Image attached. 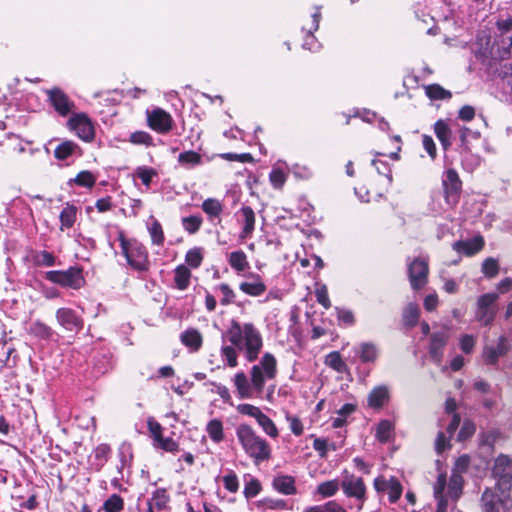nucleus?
I'll list each match as a JSON object with an SVG mask.
<instances>
[{
  "instance_id": "f257e3e1",
  "label": "nucleus",
  "mask_w": 512,
  "mask_h": 512,
  "mask_svg": "<svg viewBox=\"0 0 512 512\" xmlns=\"http://www.w3.org/2000/svg\"><path fill=\"white\" fill-rule=\"evenodd\" d=\"M222 340L220 357L223 365L229 368L239 365V354H242L247 362H255L264 345L262 334L253 323L235 319L230 321Z\"/></svg>"
},
{
  "instance_id": "f03ea898",
  "label": "nucleus",
  "mask_w": 512,
  "mask_h": 512,
  "mask_svg": "<svg viewBox=\"0 0 512 512\" xmlns=\"http://www.w3.org/2000/svg\"><path fill=\"white\" fill-rule=\"evenodd\" d=\"M277 372L276 357L270 352H265L259 362L251 367L250 379L243 371L237 372L232 378L238 397L251 399L255 394L260 396L266 382L274 380Z\"/></svg>"
},
{
  "instance_id": "7ed1b4c3",
  "label": "nucleus",
  "mask_w": 512,
  "mask_h": 512,
  "mask_svg": "<svg viewBox=\"0 0 512 512\" xmlns=\"http://www.w3.org/2000/svg\"><path fill=\"white\" fill-rule=\"evenodd\" d=\"M236 437L242 449L254 464H260L271 458L270 444L258 435L250 425L240 424L236 428Z\"/></svg>"
},
{
  "instance_id": "20e7f679",
  "label": "nucleus",
  "mask_w": 512,
  "mask_h": 512,
  "mask_svg": "<svg viewBox=\"0 0 512 512\" xmlns=\"http://www.w3.org/2000/svg\"><path fill=\"white\" fill-rule=\"evenodd\" d=\"M121 254L125 257L127 264L138 273L149 271L151 263L149 252L144 244L134 238H126L123 231L118 232Z\"/></svg>"
},
{
  "instance_id": "39448f33",
  "label": "nucleus",
  "mask_w": 512,
  "mask_h": 512,
  "mask_svg": "<svg viewBox=\"0 0 512 512\" xmlns=\"http://www.w3.org/2000/svg\"><path fill=\"white\" fill-rule=\"evenodd\" d=\"M340 486L345 497L352 501L349 508H355L357 512H360L368 498L364 479L344 470L341 475Z\"/></svg>"
},
{
  "instance_id": "423d86ee",
  "label": "nucleus",
  "mask_w": 512,
  "mask_h": 512,
  "mask_svg": "<svg viewBox=\"0 0 512 512\" xmlns=\"http://www.w3.org/2000/svg\"><path fill=\"white\" fill-rule=\"evenodd\" d=\"M492 475L497 480L496 489L501 491V495L496 490L494 492L504 499V505H507L505 491L512 486V460L506 455H499L495 459ZM491 490L493 491V489Z\"/></svg>"
},
{
  "instance_id": "0eeeda50",
  "label": "nucleus",
  "mask_w": 512,
  "mask_h": 512,
  "mask_svg": "<svg viewBox=\"0 0 512 512\" xmlns=\"http://www.w3.org/2000/svg\"><path fill=\"white\" fill-rule=\"evenodd\" d=\"M45 279L51 283L75 290L80 289L85 283L82 269L78 267H70L67 270L47 271Z\"/></svg>"
},
{
  "instance_id": "6e6552de",
  "label": "nucleus",
  "mask_w": 512,
  "mask_h": 512,
  "mask_svg": "<svg viewBox=\"0 0 512 512\" xmlns=\"http://www.w3.org/2000/svg\"><path fill=\"white\" fill-rule=\"evenodd\" d=\"M497 299V293H486L478 298L476 318L482 325L488 326L494 321L496 315L494 304Z\"/></svg>"
},
{
  "instance_id": "1a4fd4ad",
  "label": "nucleus",
  "mask_w": 512,
  "mask_h": 512,
  "mask_svg": "<svg viewBox=\"0 0 512 512\" xmlns=\"http://www.w3.org/2000/svg\"><path fill=\"white\" fill-rule=\"evenodd\" d=\"M445 199L448 205L454 206L458 200L462 188V182L455 169H448L442 180Z\"/></svg>"
},
{
  "instance_id": "9d476101",
  "label": "nucleus",
  "mask_w": 512,
  "mask_h": 512,
  "mask_svg": "<svg viewBox=\"0 0 512 512\" xmlns=\"http://www.w3.org/2000/svg\"><path fill=\"white\" fill-rule=\"evenodd\" d=\"M67 124L69 129L75 132L83 141L90 142L94 139V127L87 115L83 113L75 114L70 117Z\"/></svg>"
},
{
  "instance_id": "9b49d317",
  "label": "nucleus",
  "mask_w": 512,
  "mask_h": 512,
  "mask_svg": "<svg viewBox=\"0 0 512 512\" xmlns=\"http://www.w3.org/2000/svg\"><path fill=\"white\" fill-rule=\"evenodd\" d=\"M428 272V262L423 258H415L409 263L408 276L414 290H419L426 285Z\"/></svg>"
},
{
  "instance_id": "f8f14e48",
  "label": "nucleus",
  "mask_w": 512,
  "mask_h": 512,
  "mask_svg": "<svg viewBox=\"0 0 512 512\" xmlns=\"http://www.w3.org/2000/svg\"><path fill=\"white\" fill-rule=\"evenodd\" d=\"M56 320L65 330L78 333L84 327V320L75 310L71 308H59L56 311Z\"/></svg>"
},
{
  "instance_id": "ddd939ff",
  "label": "nucleus",
  "mask_w": 512,
  "mask_h": 512,
  "mask_svg": "<svg viewBox=\"0 0 512 512\" xmlns=\"http://www.w3.org/2000/svg\"><path fill=\"white\" fill-rule=\"evenodd\" d=\"M147 122L152 130L160 134L170 132L174 123L172 116L161 108H155L152 111H148Z\"/></svg>"
},
{
  "instance_id": "4468645a",
  "label": "nucleus",
  "mask_w": 512,
  "mask_h": 512,
  "mask_svg": "<svg viewBox=\"0 0 512 512\" xmlns=\"http://www.w3.org/2000/svg\"><path fill=\"white\" fill-rule=\"evenodd\" d=\"M48 100L51 106L60 116H67L75 108L74 102L59 88L47 90Z\"/></svg>"
},
{
  "instance_id": "2eb2a0df",
  "label": "nucleus",
  "mask_w": 512,
  "mask_h": 512,
  "mask_svg": "<svg viewBox=\"0 0 512 512\" xmlns=\"http://www.w3.org/2000/svg\"><path fill=\"white\" fill-rule=\"evenodd\" d=\"M237 221L242 225V230L239 234L241 239L250 238L255 230V213L249 206H242L236 213Z\"/></svg>"
},
{
  "instance_id": "dca6fc26",
  "label": "nucleus",
  "mask_w": 512,
  "mask_h": 512,
  "mask_svg": "<svg viewBox=\"0 0 512 512\" xmlns=\"http://www.w3.org/2000/svg\"><path fill=\"white\" fill-rule=\"evenodd\" d=\"M449 339L447 331H437L431 334L429 354L431 359L436 363L440 364L443 359L444 348Z\"/></svg>"
},
{
  "instance_id": "f3484780",
  "label": "nucleus",
  "mask_w": 512,
  "mask_h": 512,
  "mask_svg": "<svg viewBox=\"0 0 512 512\" xmlns=\"http://www.w3.org/2000/svg\"><path fill=\"white\" fill-rule=\"evenodd\" d=\"M271 486L273 490L285 496H292L298 493L295 477L288 474L275 475Z\"/></svg>"
},
{
  "instance_id": "a211bd4d",
  "label": "nucleus",
  "mask_w": 512,
  "mask_h": 512,
  "mask_svg": "<svg viewBox=\"0 0 512 512\" xmlns=\"http://www.w3.org/2000/svg\"><path fill=\"white\" fill-rule=\"evenodd\" d=\"M510 350V344L506 336L502 335L498 339L497 345L484 348L483 357L487 364L495 365L499 357L506 355Z\"/></svg>"
},
{
  "instance_id": "6ab92c4d",
  "label": "nucleus",
  "mask_w": 512,
  "mask_h": 512,
  "mask_svg": "<svg viewBox=\"0 0 512 512\" xmlns=\"http://www.w3.org/2000/svg\"><path fill=\"white\" fill-rule=\"evenodd\" d=\"M202 211L207 215V219L214 225H220L221 215L224 211V204L217 198H207L201 204Z\"/></svg>"
},
{
  "instance_id": "aec40b11",
  "label": "nucleus",
  "mask_w": 512,
  "mask_h": 512,
  "mask_svg": "<svg viewBox=\"0 0 512 512\" xmlns=\"http://www.w3.org/2000/svg\"><path fill=\"white\" fill-rule=\"evenodd\" d=\"M504 499L499 497L491 488L485 489L481 496L482 512H501L504 509Z\"/></svg>"
},
{
  "instance_id": "412c9836",
  "label": "nucleus",
  "mask_w": 512,
  "mask_h": 512,
  "mask_svg": "<svg viewBox=\"0 0 512 512\" xmlns=\"http://www.w3.org/2000/svg\"><path fill=\"white\" fill-rule=\"evenodd\" d=\"M484 246V240L481 236H476L469 240H459L453 243L452 248L458 253L466 256H473L478 253Z\"/></svg>"
},
{
  "instance_id": "4be33fe9",
  "label": "nucleus",
  "mask_w": 512,
  "mask_h": 512,
  "mask_svg": "<svg viewBox=\"0 0 512 512\" xmlns=\"http://www.w3.org/2000/svg\"><path fill=\"white\" fill-rule=\"evenodd\" d=\"M447 479L445 474H439L433 486L434 497L437 500L436 512H446L448 507V496L445 495Z\"/></svg>"
},
{
  "instance_id": "5701e85b",
  "label": "nucleus",
  "mask_w": 512,
  "mask_h": 512,
  "mask_svg": "<svg viewBox=\"0 0 512 512\" xmlns=\"http://www.w3.org/2000/svg\"><path fill=\"white\" fill-rule=\"evenodd\" d=\"M180 340L182 344L188 347L192 352L198 351L203 343L201 333L195 328H189L183 331L180 335Z\"/></svg>"
},
{
  "instance_id": "b1692460",
  "label": "nucleus",
  "mask_w": 512,
  "mask_h": 512,
  "mask_svg": "<svg viewBox=\"0 0 512 512\" xmlns=\"http://www.w3.org/2000/svg\"><path fill=\"white\" fill-rule=\"evenodd\" d=\"M80 155V147L75 142L70 140L63 141L54 150V156L58 160H66L70 157Z\"/></svg>"
},
{
  "instance_id": "393cba45",
  "label": "nucleus",
  "mask_w": 512,
  "mask_h": 512,
  "mask_svg": "<svg viewBox=\"0 0 512 512\" xmlns=\"http://www.w3.org/2000/svg\"><path fill=\"white\" fill-rule=\"evenodd\" d=\"M434 133L440 141L443 149L445 151L448 150L452 145V131L448 123L442 119L436 121L434 124Z\"/></svg>"
},
{
  "instance_id": "a878e982",
  "label": "nucleus",
  "mask_w": 512,
  "mask_h": 512,
  "mask_svg": "<svg viewBox=\"0 0 512 512\" xmlns=\"http://www.w3.org/2000/svg\"><path fill=\"white\" fill-rule=\"evenodd\" d=\"M256 507L261 512L268 510H291L292 506L288 502L280 498L265 497L256 502Z\"/></svg>"
},
{
  "instance_id": "bb28decb",
  "label": "nucleus",
  "mask_w": 512,
  "mask_h": 512,
  "mask_svg": "<svg viewBox=\"0 0 512 512\" xmlns=\"http://www.w3.org/2000/svg\"><path fill=\"white\" fill-rule=\"evenodd\" d=\"M389 400V390L386 386L375 387L368 395V405L371 408H381Z\"/></svg>"
},
{
  "instance_id": "cd10ccee",
  "label": "nucleus",
  "mask_w": 512,
  "mask_h": 512,
  "mask_svg": "<svg viewBox=\"0 0 512 512\" xmlns=\"http://www.w3.org/2000/svg\"><path fill=\"white\" fill-rule=\"evenodd\" d=\"M464 479L460 473L452 472L449 482L446 496L452 501H457L463 492Z\"/></svg>"
},
{
  "instance_id": "c85d7f7f",
  "label": "nucleus",
  "mask_w": 512,
  "mask_h": 512,
  "mask_svg": "<svg viewBox=\"0 0 512 512\" xmlns=\"http://www.w3.org/2000/svg\"><path fill=\"white\" fill-rule=\"evenodd\" d=\"M191 276V271L186 265H178L174 270L175 287L181 291L186 290L190 285Z\"/></svg>"
},
{
  "instance_id": "c756f323",
  "label": "nucleus",
  "mask_w": 512,
  "mask_h": 512,
  "mask_svg": "<svg viewBox=\"0 0 512 512\" xmlns=\"http://www.w3.org/2000/svg\"><path fill=\"white\" fill-rule=\"evenodd\" d=\"M27 331L31 336L40 340H49L54 335L53 329L40 320L32 322Z\"/></svg>"
},
{
  "instance_id": "7c9ffc66",
  "label": "nucleus",
  "mask_w": 512,
  "mask_h": 512,
  "mask_svg": "<svg viewBox=\"0 0 512 512\" xmlns=\"http://www.w3.org/2000/svg\"><path fill=\"white\" fill-rule=\"evenodd\" d=\"M262 491V484L256 477L245 474L244 475V489L243 495L247 500L253 499Z\"/></svg>"
},
{
  "instance_id": "2f4dec72",
  "label": "nucleus",
  "mask_w": 512,
  "mask_h": 512,
  "mask_svg": "<svg viewBox=\"0 0 512 512\" xmlns=\"http://www.w3.org/2000/svg\"><path fill=\"white\" fill-rule=\"evenodd\" d=\"M150 220L151 221L147 224V229L151 237V242L153 245L162 246L165 241L162 225L154 217H151Z\"/></svg>"
},
{
  "instance_id": "473e14b6",
  "label": "nucleus",
  "mask_w": 512,
  "mask_h": 512,
  "mask_svg": "<svg viewBox=\"0 0 512 512\" xmlns=\"http://www.w3.org/2000/svg\"><path fill=\"white\" fill-rule=\"evenodd\" d=\"M77 218V208L74 205L67 204L61 211L59 219H60V229L63 231L65 229H69L73 227Z\"/></svg>"
},
{
  "instance_id": "72a5a7b5",
  "label": "nucleus",
  "mask_w": 512,
  "mask_h": 512,
  "mask_svg": "<svg viewBox=\"0 0 512 512\" xmlns=\"http://www.w3.org/2000/svg\"><path fill=\"white\" fill-rule=\"evenodd\" d=\"M97 177L88 170H83L79 172L74 179H70L68 184L71 186L75 184L79 187H84L87 189H91L94 187L96 183Z\"/></svg>"
},
{
  "instance_id": "f704fd0d",
  "label": "nucleus",
  "mask_w": 512,
  "mask_h": 512,
  "mask_svg": "<svg viewBox=\"0 0 512 512\" xmlns=\"http://www.w3.org/2000/svg\"><path fill=\"white\" fill-rule=\"evenodd\" d=\"M178 162L183 167H185L187 169H191V168H194L202 163V157L199 153H197L193 150H188V151L181 152L178 155Z\"/></svg>"
},
{
  "instance_id": "c9c22d12",
  "label": "nucleus",
  "mask_w": 512,
  "mask_h": 512,
  "mask_svg": "<svg viewBox=\"0 0 512 512\" xmlns=\"http://www.w3.org/2000/svg\"><path fill=\"white\" fill-rule=\"evenodd\" d=\"M110 454L111 448L107 444H100L94 449L93 456L95 462L93 463V466L97 471H100L102 469V467L108 461Z\"/></svg>"
},
{
  "instance_id": "e433bc0d",
  "label": "nucleus",
  "mask_w": 512,
  "mask_h": 512,
  "mask_svg": "<svg viewBox=\"0 0 512 512\" xmlns=\"http://www.w3.org/2000/svg\"><path fill=\"white\" fill-rule=\"evenodd\" d=\"M228 262L237 272H242L249 267L247 256L242 250L231 252L228 257Z\"/></svg>"
},
{
  "instance_id": "4c0bfd02",
  "label": "nucleus",
  "mask_w": 512,
  "mask_h": 512,
  "mask_svg": "<svg viewBox=\"0 0 512 512\" xmlns=\"http://www.w3.org/2000/svg\"><path fill=\"white\" fill-rule=\"evenodd\" d=\"M204 259V249L202 247H194L187 251L185 262L187 267L197 269L201 266Z\"/></svg>"
},
{
  "instance_id": "58836bf2",
  "label": "nucleus",
  "mask_w": 512,
  "mask_h": 512,
  "mask_svg": "<svg viewBox=\"0 0 512 512\" xmlns=\"http://www.w3.org/2000/svg\"><path fill=\"white\" fill-rule=\"evenodd\" d=\"M257 278L255 282H242L239 286L240 290L250 296H260L266 291L265 284L259 280L258 275H254Z\"/></svg>"
},
{
  "instance_id": "ea45409f",
  "label": "nucleus",
  "mask_w": 512,
  "mask_h": 512,
  "mask_svg": "<svg viewBox=\"0 0 512 512\" xmlns=\"http://www.w3.org/2000/svg\"><path fill=\"white\" fill-rule=\"evenodd\" d=\"M425 93L431 100H449L452 97V93L439 84L426 86Z\"/></svg>"
},
{
  "instance_id": "a19ab883",
  "label": "nucleus",
  "mask_w": 512,
  "mask_h": 512,
  "mask_svg": "<svg viewBox=\"0 0 512 512\" xmlns=\"http://www.w3.org/2000/svg\"><path fill=\"white\" fill-rule=\"evenodd\" d=\"M206 431L215 443H220L224 439L223 424L219 419L210 420L207 423Z\"/></svg>"
},
{
  "instance_id": "79ce46f5",
  "label": "nucleus",
  "mask_w": 512,
  "mask_h": 512,
  "mask_svg": "<svg viewBox=\"0 0 512 512\" xmlns=\"http://www.w3.org/2000/svg\"><path fill=\"white\" fill-rule=\"evenodd\" d=\"M394 426L389 420H382L376 428V438L381 443H387L393 436Z\"/></svg>"
},
{
  "instance_id": "37998d69",
  "label": "nucleus",
  "mask_w": 512,
  "mask_h": 512,
  "mask_svg": "<svg viewBox=\"0 0 512 512\" xmlns=\"http://www.w3.org/2000/svg\"><path fill=\"white\" fill-rule=\"evenodd\" d=\"M420 311L415 303H409L403 311V323L408 327H414L419 320Z\"/></svg>"
},
{
  "instance_id": "c03bdc74",
  "label": "nucleus",
  "mask_w": 512,
  "mask_h": 512,
  "mask_svg": "<svg viewBox=\"0 0 512 512\" xmlns=\"http://www.w3.org/2000/svg\"><path fill=\"white\" fill-rule=\"evenodd\" d=\"M339 489H341L340 481L334 479L320 483L316 488V492L323 498H328L334 496Z\"/></svg>"
},
{
  "instance_id": "a18cd8bd",
  "label": "nucleus",
  "mask_w": 512,
  "mask_h": 512,
  "mask_svg": "<svg viewBox=\"0 0 512 512\" xmlns=\"http://www.w3.org/2000/svg\"><path fill=\"white\" fill-rule=\"evenodd\" d=\"M258 425L262 428V430L270 437L277 438L279 435L278 429L275 423L272 421L270 417L261 412L259 417L256 419Z\"/></svg>"
},
{
  "instance_id": "49530a36",
  "label": "nucleus",
  "mask_w": 512,
  "mask_h": 512,
  "mask_svg": "<svg viewBox=\"0 0 512 512\" xmlns=\"http://www.w3.org/2000/svg\"><path fill=\"white\" fill-rule=\"evenodd\" d=\"M359 356L362 362H374L378 357L377 347L372 343H362L359 349Z\"/></svg>"
},
{
  "instance_id": "de8ad7c7",
  "label": "nucleus",
  "mask_w": 512,
  "mask_h": 512,
  "mask_svg": "<svg viewBox=\"0 0 512 512\" xmlns=\"http://www.w3.org/2000/svg\"><path fill=\"white\" fill-rule=\"evenodd\" d=\"M169 501L170 496L165 488H158L152 494L151 504L158 510L165 509Z\"/></svg>"
},
{
  "instance_id": "09e8293b",
  "label": "nucleus",
  "mask_w": 512,
  "mask_h": 512,
  "mask_svg": "<svg viewBox=\"0 0 512 512\" xmlns=\"http://www.w3.org/2000/svg\"><path fill=\"white\" fill-rule=\"evenodd\" d=\"M118 457L120 461V465L117 466L118 472L121 473L122 470L130 465L133 454H132V448L129 444L123 443L119 449H118Z\"/></svg>"
},
{
  "instance_id": "8fccbe9b",
  "label": "nucleus",
  "mask_w": 512,
  "mask_h": 512,
  "mask_svg": "<svg viewBox=\"0 0 512 512\" xmlns=\"http://www.w3.org/2000/svg\"><path fill=\"white\" fill-rule=\"evenodd\" d=\"M102 508L105 512H121L124 509V500L120 495L112 494L104 501Z\"/></svg>"
},
{
  "instance_id": "3c124183",
  "label": "nucleus",
  "mask_w": 512,
  "mask_h": 512,
  "mask_svg": "<svg viewBox=\"0 0 512 512\" xmlns=\"http://www.w3.org/2000/svg\"><path fill=\"white\" fill-rule=\"evenodd\" d=\"M202 223V218L197 215H191L182 218V227L189 234L197 233L200 230Z\"/></svg>"
},
{
  "instance_id": "603ef678",
  "label": "nucleus",
  "mask_w": 512,
  "mask_h": 512,
  "mask_svg": "<svg viewBox=\"0 0 512 512\" xmlns=\"http://www.w3.org/2000/svg\"><path fill=\"white\" fill-rule=\"evenodd\" d=\"M325 364L340 373L344 372L346 368L345 362L342 360L340 353L337 351L330 352L325 357Z\"/></svg>"
},
{
  "instance_id": "864d4df0",
  "label": "nucleus",
  "mask_w": 512,
  "mask_h": 512,
  "mask_svg": "<svg viewBox=\"0 0 512 512\" xmlns=\"http://www.w3.org/2000/svg\"><path fill=\"white\" fill-rule=\"evenodd\" d=\"M33 262L36 266L52 267L56 263V258L52 253L43 250L33 256Z\"/></svg>"
},
{
  "instance_id": "5fc2aeb1",
  "label": "nucleus",
  "mask_w": 512,
  "mask_h": 512,
  "mask_svg": "<svg viewBox=\"0 0 512 512\" xmlns=\"http://www.w3.org/2000/svg\"><path fill=\"white\" fill-rule=\"evenodd\" d=\"M481 271L487 278L496 277L499 273L498 260L493 257L486 258L482 263Z\"/></svg>"
},
{
  "instance_id": "6e6d98bb",
  "label": "nucleus",
  "mask_w": 512,
  "mask_h": 512,
  "mask_svg": "<svg viewBox=\"0 0 512 512\" xmlns=\"http://www.w3.org/2000/svg\"><path fill=\"white\" fill-rule=\"evenodd\" d=\"M224 488L230 493H236L239 490V480L237 474L233 470H227V473L222 477Z\"/></svg>"
},
{
  "instance_id": "4d7b16f0",
  "label": "nucleus",
  "mask_w": 512,
  "mask_h": 512,
  "mask_svg": "<svg viewBox=\"0 0 512 512\" xmlns=\"http://www.w3.org/2000/svg\"><path fill=\"white\" fill-rule=\"evenodd\" d=\"M402 485L400 481L396 477L390 478V484L388 487V495H389V501L391 503H396L402 494Z\"/></svg>"
},
{
  "instance_id": "13d9d810",
  "label": "nucleus",
  "mask_w": 512,
  "mask_h": 512,
  "mask_svg": "<svg viewBox=\"0 0 512 512\" xmlns=\"http://www.w3.org/2000/svg\"><path fill=\"white\" fill-rule=\"evenodd\" d=\"M129 141L136 145L152 146L153 138L145 131H136L130 135Z\"/></svg>"
},
{
  "instance_id": "bf43d9fd",
  "label": "nucleus",
  "mask_w": 512,
  "mask_h": 512,
  "mask_svg": "<svg viewBox=\"0 0 512 512\" xmlns=\"http://www.w3.org/2000/svg\"><path fill=\"white\" fill-rule=\"evenodd\" d=\"M136 175L141 179L142 183L146 187H149L151 185L152 178L157 176V172L153 168L140 166L136 170Z\"/></svg>"
},
{
  "instance_id": "052dcab7",
  "label": "nucleus",
  "mask_w": 512,
  "mask_h": 512,
  "mask_svg": "<svg viewBox=\"0 0 512 512\" xmlns=\"http://www.w3.org/2000/svg\"><path fill=\"white\" fill-rule=\"evenodd\" d=\"M215 291H220L222 294V298L220 299V303L224 306L231 304L234 300L235 293L230 288L228 284L222 283L214 288Z\"/></svg>"
},
{
  "instance_id": "680f3d73",
  "label": "nucleus",
  "mask_w": 512,
  "mask_h": 512,
  "mask_svg": "<svg viewBox=\"0 0 512 512\" xmlns=\"http://www.w3.org/2000/svg\"><path fill=\"white\" fill-rule=\"evenodd\" d=\"M154 446L160 449H163L167 452H177L179 450V444L170 437H161L156 442H154Z\"/></svg>"
},
{
  "instance_id": "e2e57ef3",
  "label": "nucleus",
  "mask_w": 512,
  "mask_h": 512,
  "mask_svg": "<svg viewBox=\"0 0 512 512\" xmlns=\"http://www.w3.org/2000/svg\"><path fill=\"white\" fill-rule=\"evenodd\" d=\"M476 427L473 422L465 420L458 433V441L463 442L469 439L475 433Z\"/></svg>"
},
{
  "instance_id": "0e129e2a",
  "label": "nucleus",
  "mask_w": 512,
  "mask_h": 512,
  "mask_svg": "<svg viewBox=\"0 0 512 512\" xmlns=\"http://www.w3.org/2000/svg\"><path fill=\"white\" fill-rule=\"evenodd\" d=\"M210 385L213 386V388L211 389L212 392L218 394L220 398L223 400V402L232 405L230 391L225 385L216 382H210Z\"/></svg>"
},
{
  "instance_id": "69168bd1",
  "label": "nucleus",
  "mask_w": 512,
  "mask_h": 512,
  "mask_svg": "<svg viewBox=\"0 0 512 512\" xmlns=\"http://www.w3.org/2000/svg\"><path fill=\"white\" fill-rule=\"evenodd\" d=\"M236 410L239 414L247 415L255 419H257V417H259V415L262 412L259 407L248 403H242L237 405Z\"/></svg>"
},
{
  "instance_id": "338daca9",
  "label": "nucleus",
  "mask_w": 512,
  "mask_h": 512,
  "mask_svg": "<svg viewBox=\"0 0 512 512\" xmlns=\"http://www.w3.org/2000/svg\"><path fill=\"white\" fill-rule=\"evenodd\" d=\"M269 179L275 189H280L286 181V174L281 169H273L269 174Z\"/></svg>"
},
{
  "instance_id": "774afa93",
  "label": "nucleus",
  "mask_w": 512,
  "mask_h": 512,
  "mask_svg": "<svg viewBox=\"0 0 512 512\" xmlns=\"http://www.w3.org/2000/svg\"><path fill=\"white\" fill-rule=\"evenodd\" d=\"M286 420L289 422L290 429L295 436L303 434V424L298 417L286 414Z\"/></svg>"
}]
</instances>
